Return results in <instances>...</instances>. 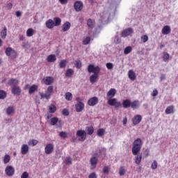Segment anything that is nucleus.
<instances>
[{"label":"nucleus","instance_id":"obj_60","mask_svg":"<svg viewBox=\"0 0 178 178\" xmlns=\"http://www.w3.org/2000/svg\"><path fill=\"white\" fill-rule=\"evenodd\" d=\"M21 178H29V172H24L21 175Z\"/></svg>","mask_w":178,"mask_h":178},{"label":"nucleus","instance_id":"obj_47","mask_svg":"<svg viewBox=\"0 0 178 178\" xmlns=\"http://www.w3.org/2000/svg\"><path fill=\"white\" fill-rule=\"evenodd\" d=\"M6 98V92L5 90H0V99H5Z\"/></svg>","mask_w":178,"mask_h":178},{"label":"nucleus","instance_id":"obj_23","mask_svg":"<svg viewBox=\"0 0 178 178\" xmlns=\"http://www.w3.org/2000/svg\"><path fill=\"white\" fill-rule=\"evenodd\" d=\"M131 105V101L130 99H127L125 100H123L122 102V106L124 108V109H127V108H130Z\"/></svg>","mask_w":178,"mask_h":178},{"label":"nucleus","instance_id":"obj_44","mask_svg":"<svg viewBox=\"0 0 178 178\" xmlns=\"http://www.w3.org/2000/svg\"><path fill=\"white\" fill-rule=\"evenodd\" d=\"M91 42V38L86 37L85 39H83L82 44L83 45H88V43Z\"/></svg>","mask_w":178,"mask_h":178},{"label":"nucleus","instance_id":"obj_16","mask_svg":"<svg viewBox=\"0 0 178 178\" xmlns=\"http://www.w3.org/2000/svg\"><path fill=\"white\" fill-rule=\"evenodd\" d=\"M45 24L46 27L49 29H52L55 26V22L51 19H49L47 21H46Z\"/></svg>","mask_w":178,"mask_h":178},{"label":"nucleus","instance_id":"obj_43","mask_svg":"<svg viewBox=\"0 0 178 178\" xmlns=\"http://www.w3.org/2000/svg\"><path fill=\"white\" fill-rule=\"evenodd\" d=\"M58 120H59V119H58V118H56V117L52 118L51 119L50 124H51V126H55V124H56L58 123Z\"/></svg>","mask_w":178,"mask_h":178},{"label":"nucleus","instance_id":"obj_50","mask_svg":"<svg viewBox=\"0 0 178 178\" xmlns=\"http://www.w3.org/2000/svg\"><path fill=\"white\" fill-rule=\"evenodd\" d=\"M110 170H111V168L109 167L104 166L103 168V173H104L105 175H108Z\"/></svg>","mask_w":178,"mask_h":178},{"label":"nucleus","instance_id":"obj_31","mask_svg":"<svg viewBox=\"0 0 178 178\" xmlns=\"http://www.w3.org/2000/svg\"><path fill=\"white\" fill-rule=\"evenodd\" d=\"M142 159H143V154L137 155L135 157V163H136V165H140V163H141Z\"/></svg>","mask_w":178,"mask_h":178},{"label":"nucleus","instance_id":"obj_15","mask_svg":"<svg viewBox=\"0 0 178 178\" xmlns=\"http://www.w3.org/2000/svg\"><path fill=\"white\" fill-rule=\"evenodd\" d=\"M70 27H72V24L69 22H65L62 26V31L64 33L68 31V30H70Z\"/></svg>","mask_w":178,"mask_h":178},{"label":"nucleus","instance_id":"obj_20","mask_svg":"<svg viewBox=\"0 0 178 178\" xmlns=\"http://www.w3.org/2000/svg\"><path fill=\"white\" fill-rule=\"evenodd\" d=\"M107 99L109 98H113L115 95H116V89L111 88L109 90V91L107 92Z\"/></svg>","mask_w":178,"mask_h":178},{"label":"nucleus","instance_id":"obj_57","mask_svg":"<svg viewBox=\"0 0 178 178\" xmlns=\"http://www.w3.org/2000/svg\"><path fill=\"white\" fill-rule=\"evenodd\" d=\"M148 155H149V150L145 149L143 151V158H148Z\"/></svg>","mask_w":178,"mask_h":178},{"label":"nucleus","instance_id":"obj_39","mask_svg":"<svg viewBox=\"0 0 178 178\" xmlns=\"http://www.w3.org/2000/svg\"><path fill=\"white\" fill-rule=\"evenodd\" d=\"M29 145H32L33 147H35V145H37L38 144V140L35 139H31L28 142Z\"/></svg>","mask_w":178,"mask_h":178},{"label":"nucleus","instance_id":"obj_7","mask_svg":"<svg viewBox=\"0 0 178 178\" xmlns=\"http://www.w3.org/2000/svg\"><path fill=\"white\" fill-rule=\"evenodd\" d=\"M77 137H80V141H84L87 138V132L84 130H78L76 131Z\"/></svg>","mask_w":178,"mask_h":178},{"label":"nucleus","instance_id":"obj_19","mask_svg":"<svg viewBox=\"0 0 178 178\" xmlns=\"http://www.w3.org/2000/svg\"><path fill=\"white\" fill-rule=\"evenodd\" d=\"M128 77L132 81H134V80L137 79V76H136V72H134V71H133L132 70H130L128 72Z\"/></svg>","mask_w":178,"mask_h":178},{"label":"nucleus","instance_id":"obj_54","mask_svg":"<svg viewBox=\"0 0 178 178\" xmlns=\"http://www.w3.org/2000/svg\"><path fill=\"white\" fill-rule=\"evenodd\" d=\"M107 15H108V12H106V11H104V12L100 13V17H101L102 20H104V19H105Z\"/></svg>","mask_w":178,"mask_h":178},{"label":"nucleus","instance_id":"obj_56","mask_svg":"<svg viewBox=\"0 0 178 178\" xmlns=\"http://www.w3.org/2000/svg\"><path fill=\"white\" fill-rule=\"evenodd\" d=\"M106 66L107 69H108L109 70H111V69H113V63H107L106 64Z\"/></svg>","mask_w":178,"mask_h":178},{"label":"nucleus","instance_id":"obj_17","mask_svg":"<svg viewBox=\"0 0 178 178\" xmlns=\"http://www.w3.org/2000/svg\"><path fill=\"white\" fill-rule=\"evenodd\" d=\"M92 169H95L97 168V164L98 163V158L92 157L90 160Z\"/></svg>","mask_w":178,"mask_h":178},{"label":"nucleus","instance_id":"obj_53","mask_svg":"<svg viewBox=\"0 0 178 178\" xmlns=\"http://www.w3.org/2000/svg\"><path fill=\"white\" fill-rule=\"evenodd\" d=\"M60 137H61V138H67V133L65 132V131H61L59 134Z\"/></svg>","mask_w":178,"mask_h":178},{"label":"nucleus","instance_id":"obj_61","mask_svg":"<svg viewBox=\"0 0 178 178\" xmlns=\"http://www.w3.org/2000/svg\"><path fill=\"white\" fill-rule=\"evenodd\" d=\"M152 97H156V95H158V90L154 89L152 92Z\"/></svg>","mask_w":178,"mask_h":178},{"label":"nucleus","instance_id":"obj_38","mask_svg":"<svg viewBox=\"0 0 178 178\" xmlns=\"http://www.w3.org/2000/svg\"><path fill=\"white\" fill-rule=\"evenodd\" d=\"M131 51H133V48L131 47V46H128L124 49V55H129V54H130Z\"/></svg>","mask_w":178,"mask_h":178},{"label":"nucleus","instance_id":"obj_5","mask_svg":"<svg viewBox=\"0 0 178 178\" xmlns=\"http://www.w3.org/2000/svg\"><path fill=\"white\" fill-rule=\"evenodd\" d=\"M107 104L110 105V106H115V108H120L122 106V103L120 102H118V99L116 98H109L107 99Z\"/></svg>","mask_w":178,"mask_h":178},{"label":"nucleus","instance_id":"obj_11","mask_svg":"<svg viewBox=\"0 0 178 178\" xmlns=\"http://www.w3.org/2000/svg\"><path fill=\"white\" fill-rule=\"evenodd\" d=\"M98 102H99L98 97H93L88 101V105H89V106H95V105H97Z\"/></svg>","mask_w":178,"mask_h":178},{"label":"nucleus","instance_id":"obj_41","mask_svg":"<svg viewBox=\"0 0 178 178\" xmlns=\"http://www.w3.org/2000/svg\"><path fill=\"white\" fill-rule=\"evenodd\" d=\"M97 134L99 137H102L105 134V129L103 128L99 129L97 131Z\"/></svg>","mask_w":178,"mask_h":178},{"label":"nucleus","instance_id":"obj_63","mask_svg":"<svg viewBox=\"0 0 178 178\" xmlns=\"http://www.w3.org/2000/svg\"><path fill=\"white\" fill-rule=\"evenodd\" d=\"M15 16H17V17H20V16H22V12L16 11Z\"/></svg>","mask_w":178,"mask_h":178},{"label":"nucleus","instance_id":"obj_18","mask_svg":"<svg viewBox=\"0 0 178 178\" xmlns=\"http://www.w3.org/2000/svg\"><path fill=\"white\" fill-rule=\"evenodd\" d=\"M76 111L81 112L84 109V103L79 102L75 105Z\"/></svg>","mask_w":178,"mask_h":178},{"label":"nucleus","instance_id":"obj_1","mask_svg":"<svg viewBox=\"0 0 178 178\" xmlns=\"http://www.w3.org/2000/svg\"><path fill=\"white\" fill-rule=\"evenodd\" d=\"M88 73H93V74L90 76V83H97V80L99 77V72H101V67H99V66H95L92 64H90L88 66Z\"/></svg>","mask_w":178,"mask_h":178},{"label":"nucleus","instance_id":"obj_14","mask_svg":"<svg viewBox=\"0 0 178 178\" xmlns=\"http://www.w3.org/2000/svg\"><path fill=\"white\" fill-rule=\"evenodd\" d=\"M130 34H133V29L128 28L122 32L121 35L122 37H127Z\"/></svg>","mask_w":178,"mask_h":178},{"label":"nucleus","instance_id":"obj_49","mask_svg":"<svg viewBox=\"0 0 178 178\" xmlns=\"http://www.w3.org/2000/svg\"><path fill=\"white\" fill-rule=\"evenodd\" d=\"M75 67H76V69L81 68V61L80 60L75 61Z\"/></svg>","mask_w":178,"mask_h":178},{"label":"nucleus","instance_id":"obj_48","mask_svg":"<svg viewBox=\"0 0 178 178\" xmlns=\"http://www.w3.org/2000/svg\"><path fill=\"white\" fill-rule=\"evenodd\" d=\"M140 40L142 42H144V43L147 42V41H148V35H142L140 37Z\"/></svg>","mask_w":178,"mask_h":178},{"label":"nucleus","instance_id":"obj_59","mask_svg":"<svg viewBox=\"0 0 178 178\" xmlns=\"http://www.w3.org/2000/svg\"><path fill=\"white\" fill-rule=\"evenodd\" d=\"M66 165H72V158L67 157L65 159Z\"/></svg>","mask_w":178,"mask_h":178},{"label":"nucleus","instance_id":"obj_13","mask_svg":"<svg viewBox=\"0 0 178 178\" xmlns=\"http://www.w3.org/2000/svg\"><path fill=\"white\" fill-rule=\"evenodd\" d=\"M171 31H172V29L168 25L163 26L161 30V33L162 34H163V35H168V34H170Z\"/></svg>","mask_w":178,"mask_h":178},{"label":"nucleus","instance_id":"obj_45","mask_svg":"<svg viewBox=\"0 0 178 178\" xmlns=\"http://www.w3.org/2000/svg\"><path fill=\"white\" fill-rule=\"evenodd\" d=\"M66 63H67V61L66 60H62L59 63V67H60V69L66 67Z\"/></svg>","mask_w":178,"mask_h":178},{"label":"nucleus","instance_id":"obj_8","mask_svg":"<svg viewBox=\"0 0 178 178\" xmlns=\"http://www.w3.org/2000/svg\"><path fill=\"white\" fill-rule=\"evenodd\" d=\"M74 8L76 12H81V10H83V8H84V5L83 4V2L76 1L74 3Z\"/></svg>","mask_w":178,"mask_h":178},{"label":"nucleus","instance_id":"obj_33","mask_svg":"<svg viewBox=\"0 0 178 178\" xmlns=\"http://www.w3.org/2000/svg\"><path fill=\"white\" fill-rule=\"evenodd\" d=\"M54 26H60L62 23V19H60V18L59 17H54Z\"/></svg>","mask_w":178,"mask_h":178},{"label":"nucleus","instance_id":"obj_64","mask_svg":"<svg viewBox=\"0 0 178 178\" xmlns=\"http://www.w3.org/2000/svg\"><path fill=\"white\" fill-rule=\"evenodd\" d=\"M13 6L12 5V3H8V5H7V8L9 10L12 9Z\"/></svg>","mask_w":178,"mask_h":178},{"label":"nucleus","instance_id":"obj_58","mask_svg":"<svg viewBox=\"0 0 178 178\" xmlns=\"http://www.w3.org/2000/svg\"><path fill=\"white\" fill-rule=\"evenodd\" d=\"M88 178H98V176L97 175V173H95V172H91V173L88 175Z\"/></svg>","mask_w":178,"mask_h":178},{"label":"nucleus","instance_id":"obj_3","mask_svg":"<svg viewBox=\"0 0 178 178\" xmlns=\"http://www.w3.org/2000/svg\"><path fill=\"white\" fill-rule=\"evenodd\" d=\"M54 93V86H50L47 88V90L45 92H39V95L40 96L41 99H51V96Z\"/></svg>","mask_w":178,"mask_h":178},{"label":"nucleus","instance_id":"obj_12","mask_svg":"<svg viewBox=\"0 0 178 178\" xmlns=\"http://www.w3.org/2000/svg\"><path fill=\"white\" fill-rule=\"evenodd\" d=\"M141 120H143L141 115H136L132 118V123L134 126H136V124H138Z\"/></svg>","mask_w":178,"mask_h":178},{"label":"nucleus","instance_id":"obj_32","mask_svg":"<svg viewBox=\"0 0 178 178\" xmlns=\"http://www.w3.org/2000/svg\"><path fill=\"white\" fill-rule=\"evenodd\" d=\"M94 24H95V21L92 19H88L87 22V26L89 29H92L94 27Z\"/></svg>","mask_w":178,"mask_h":178},{"label":"nucleus","instance_id":"obj_37","mask_svg":"<svg viewBox=\"0 0 178 178\" xmlns=\"http://www.w3.org/2000/svg\"><path fill=\"white\" fill-rule=\"evenodd\" d=\"M34 35V29L30 28L26 31V37H33Z\"/></svg>","mask_w":178,"mask_h":178},{"label":"nucleus","instance_id":"obj_35","mask_svg":"<svg viewBox=\"0 0 178 178\" xmlns=\"http://www.w3.org/2000/svg\"><path fill=\"white\" fill-rule=\"evenodd\" d=\"M73 74H74V71L73 70H72V69L67 70V71L65 72L66 77H72V76H73Z\"/></svg>","mask_w":178,"mask_h":178},{"label":"nucleus","instance_id":"obj_36","mask_svg":"<svg viewBox=\"0 0 178 178\" xmlns=\"http://www.w3.org/2000/svg\"><path fill=\"white\" fill-rule=\"evenodd\" d=\"M65 97L67 101H72L73 99V95L72 92H68L65 93Z\"/></svg>","mask_w":178,"mask_h":178},{"label":"nucleus","instance_id":"obj_42","mask_svg":"<svg viewBox=\"0 0 178 178\" xmlns=\"http://www.w3.org/2000/svg\"><path fill=\"white\" fill-rule=\"evenodd\" d=\"M86 130H87L88 134H89V136L92 135L94 133V127H86Z\"/></svg>","mask_w":178,"mask_h":178},{"label":"nucleus","instance_id":"obj_22","mask_svg":"<svg viewBox=\"0 0 178 178\" xmlns=\"http://www.w3.org/2000/svg\"><path fill=\"white\" fill-rule=\"evenodd\" d=\"M165 112L166 115H170L172 113H175V106H173V105L168 106L166 108Z\"/></svg>","mask_w":178,"mask_h":178},{"label":"nucleus","instance_id":"obj_21","mask_svg":"<svg viewBox=\"0 0 178 178\" xmlns=\"http://www.w3.org/2000/svg\"><path fill=\"white\" fill-rule=\"evenodd\" d=\"M22 93V90L19 86H13L12 88V94L14 95H19Z\"/></svg>","mask_w":178,"mask_h":178},{"label":"nucleus","instance_id":"obj_2","mask_svg":"<svg viewBox=\"0 0 178 178\" xmlns=\"http://www.w3.org/2000/svg\"><path fill=\"white\" fill-rule=\"evenodd\" d=\"M143 147V140L141 138H138L136 140H135L133 143L132 146V154L133 155H138V153L140 151H141V148Z\"/></svg>","mask_w":178,"mask_h":178},{"label":"nucleus","instance_id":"obj_9","mask_svg":"<svg viewBox=\"0 0 178 178\" xmlns=\"http://www.w3.org/2000/svg\"><path fill=\"white\" fill-rule=\"evenodd\" d=\"M44 152L47 155L52 154L54 152V145L52 143L47 144L44 148Z\"/></svg>","mask_w":178,"mask_h":178},{"label":"nucleus","instance_id":"obj_46","mask_svg":"<svg viewBox=\"0 0 178 178\" xmlns=\"http://www.w3.org/2000/svg\"><path fill=\"white\" fill-rule=\"evenodd\" d=\"M169 58H170V56L169 55V54L164 52L163 53V60L164 62H168V60H169Z\"/></svg>","mask_w":178,"mask_h":178},{"label":"nucleus","instance_id":"obj_55","mask_svg":"<svg viewBox=\"0 0 178 178\" xmlns=\"http://www.w3.org/2000/svg\"><path fill=\"white\" fill-rule=\"evenodd\" d=\"M69 110L67 108H64L62 111V115H63V116H69Z\"/></svg>","mask_w":178,"mask_h":178},{"label":"nucleus","instance_id":"obj_28","mask_svg":"<svg viewBox=\"0 0 178 178\" xmlns=\"http://www.w3.org/2000/svg\"><path fill=\"white\" fill-rule=\"evenodd\" d=\"M18 83H19V80L16 79H11L8 82V86H13L14 87L16 86V85Z\"/></svg>","mask_w":178,"mask_h":178},{"label":"nucleus","instance_id":"obj_52","mask_svg":"<svg viewBox=\"0 0 178 178\" xmlns=\"http://www.w3.org/2000/svg\"><path fill=\"white\" fill-rule=\"evenodd\" d=\"M124 173H126V170L123 167H121L119 170L120 176H124Z\"/></svg>","mask_w":178,"mask_h":178},{"label":"nucleus","instance_id":"obj_62","mask_svg":"<svg viewBox=\"0 0 178 178\" xmlns=\"http://www.w3.org/2000/svg\"><path fill=\"white\" fill-rule=\"evenodd\" d=\"M60 3H61V5H66V3H67L68 0H59Z\"/></svg>","mask_w":178,"mask_h":178},{"label":"nucleus","instance_id":"obj_24","mask_svg":"<svg viewBox=\"0 0 178 178\" xmlns=\"http://www.w3.org/2000/svg\"><path fill=\"white\" fill-rule=\"evenodd\" d=\"M27 152H29V145L26 144L22 145L21 147V153L22 155H26Z\"/></svg>","mask_w":178,"mask_h":178},{"label":"nucleus","instance_id":"obj_10","mask_svg":"<svg viewBox=\"0 0 178 178\" xmlns=\"http://www.w3.org/2000/svg\"><path fill=\"white\" fill-rule=\"evenodd\" d=\"M54 77L52 76H46L42 79V81L45 86H51L54 83Z\"/></svg>","mask_w":178,"mask_h":178},{"label":"nucleus","instance_id":"obj_51","mask_svg":"<svg viewBox=\"0 0 178 178\" xmlns=\"http://www.w3.org/2000/svg\"><path fill=\"white\" fill-rule=\"evenodd\" d=\"M151 168H152V169H153V170H155V169H156V168H158V162H156V160H154V161H153V163H152Z\"/></svg>","mask_w":178,"mask_h":178},{"label":"nucleus","instance_id":"obj_40","mask_svg":"<svg viewBox=\"0 0 178 178\" xmlns=\"http://www.w3.org/2000/svg\"><path fill=\"white\" fill-rule=\"evenodd\" d=\"M9 162H10V156L6 154L3 157V163L6 165V163H9Z\"/></svg>","mask_w":178,"mask_h":178},{"label":"nucleus","instance_id":"obj_30","mask_svg":"<svg viewBox=\"0 0 178 178\" xmlns=\"http://www.w3.org/2000/svg\"><path fill=\"white\" fill-rule=\"evenodd\" d=\"M15 112V107L10 106L6 109V114L10 116V115H13Z\"/></svg>","mask_w":178,"mask_h":178},{"label":"nucleus","instance_id":"obj_27","mask_svg":"<svg viewBox=\"0 0 178 178\" xmlns=\"http://www.w3.org/2000/svg\"><path fill=\"white\" fill-rule=\"evenodd\" d=\"M47 60L49 63H54L56 60V56H55L54 54H50L47 56Z\"/></svg>","mask_w":178,"mask_h":178},{"label":"nucleus","instance_id":"obj_34","mask_svg":"<svg viewBox=\"0 0 178 178\" xmlns=\"http://www.w3.org/2000/svg\"><path fill=\"white\" fill-rule=\"evenodd\" d=\"M49 113H55L56 112V106L54 104H51L49 106Z\"/></svg>","mask_w":178,"mask_h":178},{"label":"nucleus","instance_id":"obj_25","mask_svg":"<svg viewBox=\"0 0 178 178\" xmlns=\"http://www.w3.org/2000/svg\"><path fill=\"white\" fill-rule=\"evenodd\" d=\"M8 34V29L6 26H4L1 31V38H3V40H5L6 38V35Z\"/></svg>","mask_w":178,"mask_h":178},{"label":"nucleus","instance_id":"obj_26","mask_svg":"<svg viewBox=\"0 0 178 178\" xmlns=\"http://www.w3.org/2000/svg\"><path fill=\"white\" fill-rule=\"evenodd\" d=\"M38 86L32 85L29 89V94H34L35 91H38Z\"/></svg>","mask_w":178,"mask_h":178},{"label":"nucleus","instance_id":"obj_29","mask_svg":"<svg viewBox=\"0 0 178 178\" xmlns=\"http://www.w3.org/2000/svg\"><path fill=\"white\" fill-rule=\"evenodd\" d=\"M131 108H132V109H137V108H138V106H140V103L138 102V100H135L132 102H131Z\"/></svg>","mask_w":178,"mask_h":178},{"label":"nucleus","instance_id":"obj_6","mask_svg":"<svg viewBox=\"0 0 178 178\" xmlns=\"http://www.w3.org/2000/svg\"><path fill=\"white\" fill-rule=\"evenodd\" d=\"M5 173L9 177H12L15 175V168L12 165H7L5 169Z\"/></svg>","mask_w":178,"mask_h":178},{"label":"nucleus","instance_id":"obj_4","mask_svg":"<svg viewBox=\"0 0 178 178\" xmlns=\"http://www.w3.org/2000/svg\"><path fill=\"white\" fill-rule=\"evenodd\" d=\"M6 56H10L12 59L17 58V52L12 47H7L5 51Z\"/></svg>","mask_w":178,"mask_h":178}]
</instances>
